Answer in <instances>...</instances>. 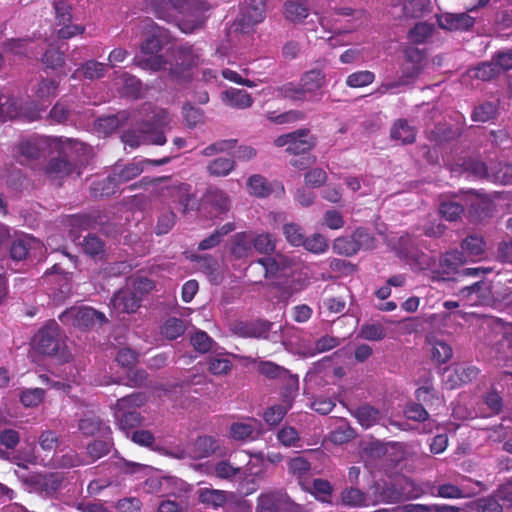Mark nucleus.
<instances>
[{
    "label": "nucleus",
    "instance_id": "obj_1",
    "mask_svg": "<svg viewBox=\"0 0 512 512\" xmlns=\"http://www.w3.org/2000/svg\"><path fill=\"white\" fill-rule=\"evenodd\" d=\"M144 109L153 111V113L149 119L139 124V133L134 130H127L121 136L122 142L132 149L139 147L141 143L160 146L166 143L163 128L170 122L168 112L165 109L154 108L151 105L145 106Z\"/></svg>",
    "mask_w": 512,
    "mask_h": 512
},
{
    "label": "nucleus",
    "instance_id": "obj_2",
    "mask_svg": "<svg viewBox=\"0 0 512 512\" xmlns=\"http://www.w3.org/2000/svg\"><path fill=\"white\" fill-rule=\"evenodd\" d=\"M66 336L55 320L48 321L34 335L35 349L43 355L56 357L61 362H68L70 353L65 344Z\"/></svg>",
    "mask_w": 512,
    "mask_h": 512
},
{
    "label": "nucleus",
    "instance_id": "obj_3",
    "mask_svg": "<svg viewBox=\"0 0 512 512\" xmlns=\"http://www.w3.org/2000/svg\"><path fill=\"white\" fill-rule=\"evenodd\" d=\"M147 401L143 392H134L119 398L113 405L114 418L117 427L128 434L132 429L141 426L144 418L137 410Z\"/></svg>",
    "mask_w": 512,
    "mask_h": 512
},
{
    "label": "nucleus",
    "instance_id": "obj_4",
    "mask_svg": "<svg viewBox=\"0 0 512 512\" xmlns=\"http://www.w3.org/2000/svg\"><path fill=\"white\" fill-rule=\"evenodd\" d=\"M171 6L181 15L178 20L179 29L191 34L202 28L206 22L209 4L203 0H168Z\"/></svg>",
    "mask_w": 512,
    "mask_h": 512
},
{
    "label": "nucleus",
    "instance_id": "obj_5",
    "mask_svg": "<svg viewBox=\"0 0 512 512\" xmlns=\"http://www.w3.org/2000/svg\"><path fill=\"white\" fill-rule=\"evenodd\" d=\"M459 166L461 172L467 173L476 179H486L490 182L502 185L512 183V175L508 173L507 170H504L500 162L491 163V165L488 166L481 160L465 158Z\"/></svg>",
    "mask_w": 512,
    "mask_h": 512
},
{
    "label": "nucleus",
    "instance_id": "obj_6",
    "mask_svg": "<svg viewBox=\"0 0 512 512\" xmlns=\"http://www.w3.org/2000/svg\"><path fill=\"white\" fill-rule=\"evenodd\" d=\"M59 320L64 325L81 330H89L96 325L102 326L107 322L104 313L85 306H73L66 309L59 315Z\"/></svg>",
    "mask_w": 512,
    "mask_h": 512
},
{
    "label": "nucleus",
    "instance_id": "obj_7",
    "mask_svg": "<svg viewBox=\"0 0 512 512\" xmlns=\"http://www.w3.org/2000/svg\"><path fill=\"white\" fill-rule=\"evenodd\" d=\"M317 139L308 128L297 129L282 134L274 140L276 147H286V151L295 156L310 152L316 146Z\"/></svg>",
    "mask_w": 512,
    "mask_h": 512
},
{
    "label": "nucleus",
    "instance_id": "obj_8",
    "mask_svg": "<svg viewBox=\"0 0 512 512\" xmlns=\"http://www.w3.org/2000/svg\"><path fill=\"white\" fill-rule=\"evenodd\" d=\"M395 250L397 256L409 265L420 269L429 266V256L420 249L417 239L409 234L399 237Z\"/></svg>",
    "mask_w": 512,
    "mask_h": 512
},
{
    "label": "nucleus",
    "instance_id": "obj_9",
    "mask_svg": "<svg viewBox=\"0 0 512 512\" xmlns=\"http://www.w3.org/2000/svg\"><path fill=\"white\" fill-rule=\"evenodd\" d=\"M272 323L268 320H237L230 324L232 334L241 338L267 339Z\"/></svg>",
    "mask_w": 512,
    "mask_h": 512
},
{
    "label": "nucleus",
    "instance_id": "obj_10",
    "mask_svg": "<svg viewBox=\"0 0 512 512\" xmlns=\"http://www.w3.org/2000/svg\"><path fill=\"white\" fill-rule=\"evenodd\" d=\"M466 257L459 250H451L441 255L438 274L443 280H458Z\"/></svg>",
    "mask_w": 512,
    "mask_h": 512
},
{
    "label": "nucleus",
    "instance_id": "obj_11",
    "mask_svg": "<svg viewBox=\"0 0 512 512\" xmlns=\"http://www.w3.org/2000/svg\"><path fill=\"white\" fill-rule=\"evenodd\" d=\"M267 0H244L240 8L239 24L241 29L261 23L266 16Z\"/></svg>",
    "mask_w": 512,
    "mask_h": 512
},
{
    "label": "nucleus",
    "instance_id": "obj_12",
    "mask_svg": "<svg viewBox=\"0 0 512 512\" xmlns=\"http://www.w3.org/2000/svg\"><path fill=\"white\" fill-rule=\"evenodd\" d=\"M326 59H319L316 61V67L305 71L300 78V83L309 97L315 95L316 91L325 86L326 74L324 69L327 66Z\"/></svg>",
    "mask_w": 512,
    "mask_h": 512
},
{
    "label": "nucleus",
    "instance_id": "obj_13",
    "mask_svg": "<svg viewBox=\"0 0 512 512\" xmlns=\"http://www.w3.org/2000/svg\"><path fill=\"white\" fill-rule=\"evenodd\" d=\"M405 61L401 67L403 78L414 80L419 76L423 69V62L425 60L424 51L416 47H407L404 50Z\"/></svg>",
    "mask_w": 512,
    "mask_h": 512
},
{
    "label": "nucleus",
    "instance_id": "obj_14",
    "mask_svg": "<svg viewBox=\"0 0 512 512\" xmlns=\"http://www.w3.org/2000/svg\"><path fill=\"white\" fill-rule=\"evenodd\" d=\"M76 169L77 165L67 155L59 154L49 159L44 167V174L51 180H57L70 176Z\"/></svg>",
    "mask_w": 512,
    "mask_h": 512
},
{
    "label": "nucleus",
    "instance_id": "obj_15",
    "mask_svg": "<svg viewBox=\"0 0 512 512\" xmlns=\"http://www.w3.org/2000/svg\"><path fill=\"white\" fill-rule=\"evenodd\" d=\"M437 24L449 31H468L474 26L475 19L467 13H444L437 16Z\"/></svg>",
    "mask_w": 512,
    "mask_h": 512
},
{
    "label": "nucleus",
    "instance_id": "obj_16",
    "mask_svg": "<svg viewBox=\"0 0 512 512\" xmlns=\"http://www.w3.org/2000/svg\"><path fill=\"white\" fill-rule=\"evenodd\" d=\"M220 449L219 441L209 435L198 436L189 447V456L198 460L208 458Z\"/></svg>",
    "mask_w": 512,
    "mask_h": 512
},
{
    "label": "nucleus",
    "instance_id": "obj_17",
    "mask_svg": "<svg viewBox=\"0 0 512 512\" xmlns=\"http://www.w3.org/2000/svg\"><path fill=\"white\" fill-rule=\"evenodd\" d=\"M417 137V129L410 125L405 118L395 120L390 127V139L402 145H410L415 143Z\"/></svg>",
    "mask_w": 512,
    "mask_h": 512
},
{
    "label": "nucleus",
    "instance_id": "obj_18",
    "mask_svg": "<svg viewBox=\"0 0 512 512\" xmlns=\"http://www.w3.org/2000/svg\"><path fill=\"white\" fill-rule=\"evenodd\" d=\"M141 298L130 288L120 289L114 294L111 303L119 313H134L140 307Z\"/></svg>",
    "mask_w": 512,
    "mask_h": 512
},
{
    "label": "nucleus",
    "instance_id": "obj_19",
    "mask_svg": "<svg viewBox=\"0 0 512 512\" xmlns=\"http://www.w3.org/2000/svg\"><path fill=\"white\" fill-rule=\"evenodd\" d=\"M41 242L35 237L24 235L15 239L10 246V256L15 261L25 260L34 249H41Z\"/></svg>",
    "mask_w": 512,
    "mask_h": 512
},
{
    "label": "nucleus",
    "instance_id": "obj_20",
    "mask_svg": "<svg viewBox=\"0 0 512 512\" xmlns=\"http://www.w3.org/2000/svg\"><path fill=\"white\" fill-rule=\"evenodd\" d=\"M301 489L310 493L315 499L323 503H330L333 493V485L326 479L315 478L312 481L303 482Z\"/></svg>",
    "mask_w": 512,
    "mask_h": 512
},
{
    "label": "nucleus",
    "instance_id": "obj_21",
    "mask_svg": "<svg viewBox=\"0 0 512 512\" xmlns=\"http://www.w3.org/2000/svg\"><path fill=\"white\" fill-rule=\"evenodd\" d=\"M78 430L85 437H92L100 433H105L109 427L104 424L102 419L94 412L89 411L82 415L78 421Z\"/></svg>",
    "mask_w": 512,
    "mask_h": 512
},
{
    "label": "nucleus",
    "instance_id": "obj_22",
    "mask_svg": "<svg viewBox=\"0 0 512 512\" xmlns=\"http://www.w3.org/2000/svg\"><path fill=\"white\" fill-rule=\"evenodd\" d=\"M193 260L197 263L198 270L204 273L214 285H219L223 276L220 273L218 260L211 255L195 256Z\"/></svg>",
    "mask_w": 512,
    "mask_h": 512
},
{
    "label": "nucleus",
    "instance_id": "obj_23",
    "mask_svg": "<svg viewBox=\"0 0 512 512\" xmlns=\"http://www.w3.org/2000/svg\"><path fill=\"white\" fill-rule=\"evenodd\" d=\"M175 62L181 70H187L199 64L200 54L193 45H179L174 53Z\"/></svg>",
    "mask_w": 512,
    "mask_h": 512
},
{
    "label": "nucleus",
    "instance_id": "obj_24",
    "mask_svg": "<svg viewBox=\"0 0 512 512\" xmlns=\"http://www.w3.org/2000/svg\"><path fill=\"white\" fill-rule=\"evenodd\" d=\"M250 273L255 271L259 272L262 276L259 279H254L253 283H261L262 279L274 277L280 270V265L275 258L265 257L252 262L248 266Z\"/></svg>",
    "mask_w": 512,
    "mask_h": 512
},
{
    "label": "nucleus",
    "instance_id": "obj_25",
    "mask_svg": "<svg viewBox=\"0 0 512 512\" xmlns=\"http://www.w3.org/2000/svg\"><path fill=\"white\" fill-rule=\"evenodd\" d=\"M222 100L225 104L236 109H246L252 106L253 98L243 89L229 88L222 92Z\"/></svg>",
    "mask_w": 512,
    "mask_h": 512
},
{
    "label": "nucleus",
    "instance_id": "obj_26",
    "mask_svg": "<svg viewBox=\"0 0 512 512\" xmlns=\"http://www.w3.org/2000/svg\"><path fill=\"white\" fill-rule=\"evenodd\" d=\"M352 415L365 429L374 426L380 419V411L369 404L359 406L355 409Z\"/></svg>",
    "mask_w": 512,
    "mask_h": 512
},
{
    "label": "nucleus",
    "instance_id": "obj_27",
    "mask_svg": "<svg viewBox=\"0 0 512 512\" xmlns=\"http://www.w3.org/2000/svg\"><path fill=\"white\" fill-rule=\"evenodd\" d=\"M16 149V160L22 165L28 163L29 161L39 159L41 155L39 146L35 142L28 139L20 141L17 144Z\"/></svg>",
    "mask_w": 512,
    "mask_h": 512
},
{
    "label": "nucleus",
    "instance_id": "obj_28",
    "mask_svg": "<svg viewBox=\"0 0 512 512\" xmlns=\"http://www.w3.org/2000/svg\"><path fill=\"white\" fill-rule=\"evenodd\" d=\"M198 499L202 504L216 509L226 503L227 496L223 490L201 488L198 491Z\"/></svg>",
    "mask_w": 512,
    "mask_h": 512
},
{
    "label": "nucleus",
    "instance_id": "obj_29",
    "mask_svg": "<svg viewBox=\"0 0 512 512\" xmlns=\"http://www.w3.org/2000/svg\"><path fill=\"white\" fill-rule=\"evenodd\" d=\"M118 187V182L111 174L105 179L94 181L90 187V192L93 197H109L117 192Z\"/></svg>",
    "mask_w": 512,
    "mask_h": 512
},
{
    "label": "nucleus",
    "instance_id": "obj_30",
    "mask_svg": "<svg viewBox=\"0 0 512 512\" xmlns=\"http://www.w3.org/2000/svg\"><path fill=\"white\" fill-rule=\"evenodd\" d=\"M151 22V29L152 34L148 36L143 43L141 44V52L144 55H153V54H159V52L162 50L163 44L161 41L162 36V30L159 26Z\"/></svg>",
    "mask_w": 512,
    "mask_h": 512
},
{
    "label": "nucleus",
    "instance_id": "obj_31",
    "mask_svg": "<svg viewBox=\"0 0 512 512\" xmlns=\"http://www.w3.org/2000/svg\"><path fill=\"white\" fill-rule=\"evenodd\" d=\"M309 14L307 6L296 0H288L284 4V15L292 23L303 22Z\"/></svg>",
    "mask_w": 512,
    "mask_h": 512
},
{
    "label": "nucleus",
    "instance_id": "obj_32",
    "mask_svg": "<svg viewBox=\"0 0 512 512\" xmlns=\"http://www.w3.org/2000/svg\"><path fill=\"white\" fill-rule=\"evenodd\" d=\"M461 248V252H463L464 255L466 254L471 258L482 257L485 253L486 243L481 236L468 235L463 239Z\"/></svg>",
    "mask_w": 512,
    "mask_h": 512
},
{
    "label": "nucleus",
    "instance_id": "obj_33",
    "mask_svg": "<svg viewBox=\"0 0 512 512\" xmlns=\"http://www.w3.org/2000/svg\"><path fill=\"white\" fill-rule=\"evenodd\" d=\"M310 469V462L301 456L294 457L288 462V471L290 474L297 478L300 487L302 486L303 482H307V480H309L308 473Z\"/></svg>",
    "mask_w": 512,
    "mask_h": 512
},
{
    "label": "nucleus",
    "instance_id": "obj_34",
    "mask_svg": "<svg viewBox=\"0 0 512 512\" xmlns=\"http://www.w3.org/2000/svg\"><path fill=\"white\" fill-rule=\"evenodd\" d=\"M252 241L245 232L237 233L234 235L231 245V254L236 259L247 258L251 252Z\"/></svg>",
    "mask_w": 512,
    "mask_h": 512
},
{
    "label": "nucleus",
    "instance_id": "obj_35",
    "mask_svg": "<svg viewBox=\"0 0 512 512\" xmlns=\"http://www.w3.org/2000/svg\"><path fill=\"white\" fill-rule=\"evenodd\" d=\"M236 163L232 158L219 157L209 162L207 172L211 176L225 177L235 169Z\"/></svg>",
    "mask_w": 512,
    "mask_h": 512
},
{
    "label": "nucleus",
    "instance_id": "obj_36",
    "mask_svg": "<svg viewBox=\"0 0 512 512\" xmlns=\"http://www.w3.org/2000/svg\"><path fill=\"white\" fill-rule=\"evenodd\" d=\"M144 171L143 162H132L121 169L116 167L112 173L119 185L129 182Z\"/></svg>",
    "mask_w": 512,
    "mask_h": 512
},
{
    "label": "nucleus",
    "instance_id": "obj_37",
    "mask_svg": "<svg viewBox=\"0 0 512 512\" xmlns=\"http://www.w3.org/2000/svg\"><path fill=\"white\" fill-rule=\"evenodd\" d=\"M247 188L251 195L259 198L267 197L272 192L269 182L260 174H254L248 178Z\"/></svg>",
    "mask_w": 512,
    "mask_h": 512
},
{
    "label": "nucleus",
    "instance_id": "obj_38",
    "mask_svg": "<svg viewBox=\"0 0 512 512\" xmlns=\"http://www.w3.org/2000/svg\"><path fill=\"white\" fill-rule=\"evenodd\" d=\"M279 95L291 101L304 102L311 100L301 83L288 82L278 88Z\"/></svg>",
    "mask_w": 512,
    "mask_h": 512
},
{
    "label": "nucleus",
    "instance_id": "obj_39",
    "mask_svg": "<svg viewBox=\"0 0 512 512\" xmlns=\"http://www.w3.org/2000/svg\"><path fill=\"white\" fill-rule=\"evenodd\" d=\"M206 201L219 213L227 212L230 209V198L226 192L220 189H211L206 195Z\"/></svg>",
    "mask_w": 512,
    "mask_h": 512
},
{
    "label": "nucleus",
    "instance_id": "obj_40",
    "mask_svg": "<svg viewBox=\"0 0 512 512\" xmlns=\"http://www.w3.org/2000/svg\"><path fill=\"white\" fill-rule=\"evenodd\" d=\"M341 503L349 507L366 505V494L356 487L345 488L340 494Z\"/></svg>",
    "mask_w": 512,
    "mask_h": 512
},
{
    "label": "nucleus",
    "instance_id": "obj_41",
    "mask_svg": "<svg viewBox=\"0 0 512 512\" xmlns=\"http://www.w3.org/2000/svg\"><path fill=\"white\" fill-rule=\"evenodd\" d=\"M186 330L183 320L170 317L161 327V334L168 340H175L182 336Z\"/></svg>",
    "mask_w": 512,
    "mask_h": 512
},
{
    "label": "nucleus",
    "instance_id": "obj_42",
    "mask_svg": "<svg viewBox=\"0 0 512 512\" xmlns=\"http://www.w3.org/2000/svg\"><path fill=\"white\" fill-rule=\"evenodd\" d=\"M406 17L418 18L427 10L429 0H398Z\"/></svg>",
    "mask_w": 512,
    "mask_h": 512
},
{
    "label": "nucleus",
    "instance_id": "obj_43",
    "mask_svg": "<svg viewBox=\"0 0 512 512\" xmlns=\"http://www.w3.org/2000/svg\"><path fill=\"white\" fill-rule=\"evenodd\" d=\"M358 337L368 341H381L386 337V329L380 323H365L361 326Z\"/></svg>",
    "mask_w": 512,
    "mask_h": 512
},
{
    "label": "nucleus",
    "instance_id": "obj_44",
    "mask_svg": "<svg viewBox=\"0 0 512 512\" xmlns=\"http://www.w3.org/2000/svg\"><path fill=\"white\" fill-rule=\"evenodd\" d=\"M333 251L344 256H353L358 253V246L354 240V233L351 236L338 237L333 242Z\"/></svg>",
    "mask_w": 512,
    "mask_h": 512
},
{
    "label": "nucleus",
    "instance_id": "obj_45",
    "mask_svg": "<svg viewBox=\"0 0 512 512\" xmlns=\"http://www.w3.org/2000/svg\"><path fill=\"white\" fill-rule=\"evenodd\" d=\"M255 427L250 423L235 422L230 425L229 436L235 441L253 440Z\"/></svg>",
    "mask_w": 512,
    "mask_h": 512
},
{
    "label": "nucleus",
    "instance_id": "obj_46",
    "mask_svg": "<svg viewBox=\"0 0 512 512\" xmlns=\"http://www.w3.org/2000/svg\"><path fill=\"white\" fill-rule=\"evenodd\" d=\"M439 212L444 219L452 222L461 217L464 207L455 200H444L439 205Z\"/></svg>",
    "mask_w": 512,
    "mask_h": 512
},
{
    "label": "nucleus",
    "instance_id": "obj_47",
    "mask_svg": "<svg viewBox=\"0 0 512 512\" xmlns=\"http://www.w3.org/2000/svg\"><path fill=\"white\" fill-rule=\"evenodd\" d=\"M415 397L418 402L426 404L428 407L438 406L442 400L432 385L421 386L415 391Z\"/></svg>",
    "mask_w": 512,
    "mask_h": 512
},
{
    "label": "nucleus",
    "instance_id": "obj_48",
    "mask_svg": "<svg viewBox=\"0 0 512 512\" xmlns=\"http://www.w3.org/2000/svg\"><path fill=\"white\" fill-rule=\"evenodd\" d=\"M497 105L492 102H484L476 106L472 112L471 118L475 122H488L495 118L497 114Z\"/></svg>",
    "mask_w": 512,
    "mask_h": 512
},
{
    "label": "nucleus",
    "instance_id": "obj_49",
    "mask_svg": "<svg viewBox=\"0 0 512 512\" xmlns=\"http://www.w3.org/2000/svg\"><path fill=\"white\" fill-rule=\"evenodd\" d=\"M283 234L287 242L295 247L302 245L305 239L303 228L297 223H286L283 225Z\"/></svg>",
    "mask_w": 512,
    "mask_h": 512
},
{
    "label": "nucleus",
    "instance_id": "obj_50",
    "mask_svg": "<svg viewBox=\"0 0 512 512\" xmlns=\"http://www.w3.org/2000/svg\"><path fill=\"white\" fill-rule=\"evenodd\" d=\"M354 240L358 250H373L376 248L377 240L374 235L366 228L359 227L354 230Z\"/></svg>",
    "mask_w": 512,
    "mask_h": 512
},
{
    "label": "nucleus",
    "instance_id": "obj_51",
    "mask_svg": "<svg viewBox=\"0 0 512 512\" xmlns=\"http://www.w3.org/2000/svg\"><path fill=\"white\" fill-rule=\"evenodd\" d=\"M433 30V25L420 22L409 30L408 38L414 44H422L432 35Z\"/></svg>",
    "mask_w": 512,
    "mask_h": 512
},
{
    "label": "nucleus",
    "instance_id": "obj_52",
    "mask_svg": "<svg viewBox=\"0 0 512 512\" xmlns=\"http://www.w3.org/2000/svg\"><path fill=\"white\" fill-rule=\"evenodd\" d=\"M375 80V74L369 70L351 73L346 78V85L351 88H361L370 85Z\"/></svg>",
    "mask_w": 512,
    "mask_h": 512
},
{
    "label": "nucleus",
    "instance_id": "obj_53",
    "mask_svg": "<svg viewBox=\"0 0 512 512\" xmlns=\"http://www.w3.org/2000/svg\"><path fill=\"white\" fill-rule=\"evenodd\" d=\"M307 251L314 254H321L328 250V241L321 234H313L311 237H305L302 245Z\"/></svg>",
    "mask_w": 512,
    "mask_h": 512
},
{
    "label": "nucleus",
    "instance_id": "obj_54",
    "mask_svg": "<svg viewBox=\"0 0 512 512\" xmlns=\"http://www.w3.org/2000/svg\"><path fill=\"white\" fill-rule=\"evenodd\" d=\"M500 499L496 495H489L477 499L475 502L476 512H503V507L500 504Z\"/></svg>",
    "mask_w": 512,
    "mask_h": 512
},
{
    "label": "nucleus",
    "instance_id": "obj_55",
    "mask_svg": "<svg viewBox=\"0 0 512 512\" xmlns=\"http://www.w3.org/2000/svg\"><path fill=\"white\" fill-rule=\"evenodd\" d=\"M59 82L54 79L43 78L36 89V96L41 100H48L57 95Z\"/></svg>",
    "mask_w": 512,
    "mask_h": 512
},
{
    "label": "nucleus",
    "instance_id": "obj_56",
    "mask_svg": "<svg viewBox=\"0 0 512 512\" xmlns=\"http://www.w3.org/2000/svg\"><path fill=\"white\" fill-rule=\"evenodd\" d=\"M403 412L405 417L412 421L425 422L429 419V413L420 402L407 403Z\"/></svg>",
    "mask_w": 512,
    "mask_h": 512
},
{
    "label": "nucleus",
    "instance_id": "obj_57",
    "mask_svg": "<svg viewBox=\"0 0 512 512\" xmlns=\"http://www.w3.org/2000/svg\"><path fill=\"white\" fill-rule=\"evenodd\" d=\"M146 57L137 61V65L145 70L154 72L165 69L167 61L161 54L145 55Z\"/></svg>",
    "mask_w": 512,
    "mask_h": 512
},
{
    "label": "nucleus",
    "instance_id": "obj_58",
    "mask_svg": "<svg viewBox=\"0 0 512 512\" xmlns=\"http://www.w3.org/2000/svg\"><path fill=\"white\" fill-rule=\"evenodd\" d=\"M42 62L47 68L58 69L65 63L64 52L58 48H49L43 54Z\"/></svg>",
    "mask_w": 512,
    "mask_h": 512
},
{
    "label": "nucleus",
    "instance_id": "obj_59",
    "mask_svg": "<svg viewBox=\"0 0 512 512\" xmlns=\"http://www.w3.org/2000/svg\"><path fill=\"white\" fill-rule=\"evenodd\" d=\"M283 382V397L285 400L293 399L299 390V378L296 374H291L287 369V375H283V378H280Z\"/></svg>",
    "mask_w": 512,
    "mask_h": 512
},
{
    "label": "nucleus",
    "instance_id": "obj_60",
    "mask_svg": "<svg viewBox=\"0 0 512 512\" xmlns=\"http://www.w3.org/2000/svg\"><path fill=\"white\" fill-rule=\"evenodd\" d=\"M453 350L449 344L444 341H435L431 350V356L439 364L446 363L451 359Z\"/></svg>",
    "mask_w": 512,
    "mask_h": 512
},
{
    "label": "nucleus",
    "instance_id": "obj_61",
    "mask_svg": "<svg viewBox=\"0 0 512 512\" xmlns=\"http://www.w3.org/2000/svg\"><path fill=\"white\" fill-rule=\"evenodd\" d=\"M83 250L91 257L98 256L104 252V242L94 234H88L82 243Z\"/></svg>",
    "mask_w": 512,
    "mask_h": 512
},
{
    "label": "nucleus",
    "instance_id": "obj_62",
    "mask_svg": "<svg viewBox=\"0 0 512 512\" xmlns=\"http://www.w3.org/2000/svg\"><path fill=\"white\" fill-rule=\"evenodd\" d=\"M259 373L269 379H280L287 375V369L272 361H262L259 364Z\"/></svg>",
    "mask_w": 512,
    "mask_h": 512
},
{
    "label": "nucleus",
    "instance_id": "obj_63",
    "mask_svg": "<svg viewBox=\"0 0 512 512\" xmlns=\"http://www.w3.org/2000/svg\"><path fill=\"white\" fill-rule=\"evenodd\" d=\"M45 395L41 388L26 389L20 394V401L25 407H35L39 405Z\"/></svg>",
    "mask_w": 512,
    "mask_h": 512
},
{
    "label": "nucleus",
    "instance_id": "obj_64",
    "mask_svg": "<svg viewBox=\"0 0 512 512\" xmlns=\"http://www.w3.org/2000/svg\"><path fill=\"white\" fill-rule=\"evenodd\" d=\"M279 505L274 494H261L257 500L256 512H278Z\"/></svg>",
    "mask_w": 512,
    "mask_h": 512
}]
</instances>
